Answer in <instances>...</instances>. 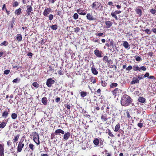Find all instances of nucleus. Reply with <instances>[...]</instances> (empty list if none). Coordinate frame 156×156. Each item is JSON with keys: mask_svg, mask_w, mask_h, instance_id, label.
Returning <instances> with one entry per match:
<instances>
[{"mask_svg": "<svg viewBox=\"0 0 156 156\" xmlns=\"http://www.w3.org/2000/svg\"><path fill=\"white\" fill-rule=\"evenodd\" d=\"M132 101L131 98H122L121 103L122 106H126L129 105Z\"/></svg>", "mask_w": 156, "mask_h": 156, "instance_id": "obj_1", "label": "nucleus"}, {"mask_svg": "<svg viewBox=\"0 0 156 156\" xmlns=\"http://www.w3.org/2000/svg\"><path fill=\"white\" fill-rule=\"evenodd\" d=\"M101 5V3L97 2H94L91 5L92 9L95 10L99 9Z\"/></svg>", "mask_w": 156, "mask_h": 156, "instance_id": "obj_2", "label": "nucleus"}, {"mask_svg": "<svg viewBox=\"0 0 156 156\" xmlns=\"http://www.w3.org/2000/svg\"><path fill=\"white\" fill-rule=\"evenodd\" d=\"M55 82V80L52 78H49L47 80L46 85L48 87H50Z\"/></svg>", "mask_w": 156, "mask_h": 156, "instance_id": "obj_3", "label": "nucleus"}, {"mask_svg": "<svg viewBox=\"0 0 156 156\" xmlns=\"http://www.w3.org/2000/svg\"><path fill=\"white\" fill-rule=\"evenodd\" d=\"M27 10L26 15L28 16H29L31 13H32L33 11L31 5H28L27 6Z\"/></svg>", "mask_w": 156, "mask_h": 156, "instance_id": "obj_4", "label": "nucleus"}, {"mask_svg": "<svg viewBox=\"0 0 156 156\" xmlns=\"http://www.w3.org/2000/svg\"><path fill=\"white\" fill-rule=\"evenodd\" d=\"M94 53L97 57L99 58L102 57V52L101 51H99L97 48L94 50Z\"/></svg>", "mask_w": 156, "mask_h": 156, "instance_id": "obj_5", "label": "nucleus"}, {"mask_svg": "<svg viewBox=\"0 0 156 156\" xmlns=\"http://www.w3.org/2000/svg\"><path fill=\"white\" fill-rule=\"evenodd\" d=\"M51 11V9L50 8H48L45 9L43 13V15L45 16H47Z\"/></svg>", "mask_w": 156, "mask_h": 156, "instance_id": "obj_6", "label": "nucleus"}, {"mask_svg": "<svg viewBox=\"0 0 156 156\" xmlns=\"http://www.w3.org/2000/svg\"><path fill=\"white\" fill-rule=\"evenodd\" d=\"M87 19L89 20H94L96 19V18L93 17L92 15L90 13H87L86 16Z\"/></svg>", "mask_w": 156, "mask_h": 156, "instance_id": "obj_7", "label": "nucleus"}, {"mask_svg": "<svg viewBox=\"0 0 156 156\" xmlns=\"http://www.w3.org/2000/svg\"><path fill=\"white\" fill-rule=\"evenodd\" d=\"M24 145V144L21 143H19L17 147V151L18 152H20L22 150V148L23 147Z\"/></svg>", "mask_w": 156, "mask_h": 156, "instance_id": "obj_8", "label": "nucleus"}, {"mask_svg": "<svg viewBox=\"0 0 156 156\" xmlns=\"http://www.w3.org/2000/svg\"><path fill=\"white\" fill-rule=\"evenodd\" d=\"M91 71L92 73L94 75H97L98 73V71L97 70L94 65H93L91 68Z\"/></svg>", "mask_w": 156, "mask_h": 156, "instance_id": "obj_9", "label": "nucleus"}, {"mask_svg": "<svg viewBox=\"0 0 156 156\" xmlns=\"http://www.w3.org/2000/svg\"><path fill=\"white\" fill-rule=\"evenodd\" d=\"M105 24L106 25V28H110L112 25L113 23L109 21H106L105 22Z\"/></svg>", "mask_w": 156, "mask_h": 156, "instance_id": "obj_10", "label": "nucleus"}, {"mask_svg": "<svg viewBox=\"0 0 156 156\" xmlns=\"http://www.w3.org/2000/svg\"><path fill=\"white\" fill-rule=\"evenodd\" d=\"M103 60L104 62L105 63H110L112 60L111 59L108 60V57L107 56H105L103 58Z\"/></svg>", "mask_w": 156, "mask_h": 156, "instance_id": "obj_11", "label": "nucleus"}, {"mask_svg": "<svg viewBox=\"0 0 156 156\" xmlns=\"http://www.w3.org/2000/svg\"><path fill=\"white\" fill-rule=\"evenodd\" d=\"M122 45L127 49H129L130 48V47L128 42L126 41H123Z\"/></svg>", "mask_w": 156, "mask_h": 156, "instance_id": "obj_12", "label": "nucleus"}, {"mask_svg": "<svg viewBox=\"0 0 156 156\" xmlns=\"http://www.w3.org/2000/svg\"><path fill=\"white\" fill-rule=\"evenodd\" d=\"M77 12L80 15L84 16L86 14V12H84V10L81 9H77Z\"/></svg>", "mask_w": 156, "mask_h": 156, "instance_id": "obj_13", "label": "nucleus"}, {"mask_svg": "<svg viewBox=\"0 0 156 156\" xmlns=\"http://www.w3.org/2000/svg\"><path fill=\"white\" fill-rule=\"evenodd\" d=\"M8 110L5 111L2 113V117H7L9 115V109H8Z\"/></svg>", "mask_w": 156, "mask_h": 156, "instance_id": "obj_14", "label": "nucleus"}, {"mask_svg": "<svg viewBox=\"0 0 156 156\" xmlns=\"http://www.w3.org/2000/svg\"><path fill=\"white\" fill-rule=\"evenodd\" d=\"M139 83V80L136 77H133L132 81L131 82V83L133 84L135 83Z\"/></svg>", "mask_w": 156, "mask_h": 156, "instance_id": "obj_15", "label": "nucleus"}, {"mask_svg": "<svg viewBox=\"0 0 156 156\" xmlns=\"http://www.w3.org/2000/svg\"><path fill=\"white\" fill-rule=\"evenodd\" d=\"M70 135V133L68 132L66 133L63 136V139L65 140H67Z\"/></svg>", "mask_w": 156, "mask_h": 156, "instance_id": "obj_16", "label": "nucleus"}, {"mask_svg": "<svg viewBox=\"0 0 156 156\" xmlns=\"http://www.w3.org/2000/svg\"><path fill=\"white\" fill-rule=\"evenodd\" d=\"M34 140L37 145L39 144V135H37V137L34 136Z\"/></svg>", "mask_w": 156, "mask_h": 156, "instance_id": "obj_17", "label": "nucleus"}, {"mask_svg": "<svg viewBox=\"0 0 156 156\" xmlns=\"http://www.w3.org/2000/svg\"><path fill=\"white\" fill-rule=\"evenodd\" d=\"M59 133H61L62 134H64L65 133L64 131L61 129H56L55 132V133L56 135H57Z\"/></svg>", "mask_w": 156, "mask_h": 156, "instance_id": "obj_18", "label": "nucleus"}, {"mask_svg": "<svg viewBox=\"0 0 156 156\" xmlns=\"http://www.w3.org/2000/svg\"><path fill=\"white\" fill-rule=\"evenodd\" d=\"M137 14H138L140 17L142 15V10L141 9L138 8V7L136 8L135 10Z\"/></svg>", "mask_w": 156, "mask_h": 156, "instance_id": "obj_19", "label": "nucleus"}, {"mask_svg": "<svg viewBox=\"0 0 156 156\" xmlns=\"http://www.w3.org/2000/svg\"><path fill=\"white\" fill-rule=\"evenodd\" d=\"M4 156V147L3 146L0 144V156Z\"/></svg>", "mask_w": 156, "mask_h": 156, "instance_id": "obj_20", "label": "nucleus"}, {"mask_svg": "<svg viewBox=\"0 0 156 156\" xmlns=\"http://www.w3.org/2000/svg\"><path fill=\"white\" fill-rule=\"evenodd\" d=\"M98 37H104L105 36V34H104L102 32L99 33V32H98L95 34Z\"/></svg>", "mask_w": 156, "mask_h": 156, "instance_id": "obj_21", "label": "nucleus"}, {"mask_svg": "<svg viewBox=\"0 0 156 156\" xmlns=\"http://www.w3.org/2000/svg\"><path fill=\"white\" fill-rule=\"evenodd\" d=\"M119 89L118 88H116L113 90L112 92L114 95L116 96L118 95V94L119 93Z\"/></svg>", "mask_w": 156, "mask_h": 156, "instance_id": "obj_22", "label": "nucleus"}, {"mask_svg": "<svg viewBox=\"0 0 156 156\" xmlns=\"http://www.w3.org/2000/svg\"><path fill=\"white\" fill-rule=\"evenodd\" d=\"M120 126L119 123H118L115 126V129L114 130V131L115 132H117L120 129Z\"/></svg>", "mask_w": 156, "mask_h": 156, "instance_id": "obj_23", "label": "nucleus"}, {"mask_svg": "<svg viewBox=\"0 0 156 156\" xmlns=\"http://www.w3.org/2000/svg\"><path fill=\"white\" fill-rule=\"evenodd\" d=\"M21 9L20 8H19L18 9H16L15 12V14L17 15H20L21 13Z\"/></svg>", "mask_w": 156, "mask_h": 156, "instance_id": "obj_24", "label": "nucleus"}, {"mask_svg": "<svg viewBox=\"0 0 156 156\" xmlns=\"http://www.w3.org/2000/svg\"><path fill=\"white\" fill-rule=\"evenodd\" d=\"M99 142V139L98 138H95L93 140V143L96 146H98Z\"/></svg>", "mask_w": 156, "mask_h": 156, "instance_id": "obj_25", "label": "nucleus"}, {"mask_svg": "<svg viewBox=\"0 0 156 156\" xmlns=\"http://www.w3.org/2000/svg\"><path fill=\"white\" fill-rule=\"evenodd\" d=\"M17 36L16 37L17 40L19 41H21L22 39V37L21 35L20 34H17Z\"/></svg>", "mask_w": 156, "mask_h": 156, "instance_id": "obj_26", "label": "nucleus"}, {"mask_svg": "<svg viewBox=\"0 0 156 156\" xmlns=\"http://www.w3.org/2000/svg\"><path fill=\"white\" fill-rule=\"evenodd\" d=\"M32 86L34 87V88H33V87H32V88L34 89H34H35L37 88L38 87L39 84L37 82H34L33 83Z\"/></svg>", "mask_w": 156, "mask_h": 156, "instance_id": "obj_27", "label": "nucleus"}, {"mask_svg": "<svg viewBox=\"0 0 156 156\" xmlns=\"http://www.w3.org/2000/svg\"><path fill=\"white\" fill-rule=\"evenodd\" d=\"M118 84L116 83H112L110 85V88H113L115 87H117Z\"/></svg>", "mask_w": 156, "mask_h": 156, "instance_id": "obj_28", "label": "nucleus"}, {"mask_svg": "<svg viewBox=\"0 0 156 156\" xmlns=\"http://www.w3.org/2000/svg\"><path fill=\"white\" fill-rule=\"evenodd\" d=\"M108 132L107 133H108V134L109 135V136H110L111 138H113L114 137V135L112 133L111 131L109 129H108Z\"/></svg>", "mask_w": 156, "mask_h": 156, "instance_id": "obj_29", "label": "nucleus"}, {"mask_svg": "<svg viewBox=\"0 0 156 156\" xmlns=\"http://www.w3.org/2000/svg\"><path fill=\"white\" fill-rule=\"evenodd\" d=\"M15 19L14 17H13L12 18V21L10 22V23H11L10 26H11V27L12 28L13 27V25H14V24L15 23Z\"/></svg>", "mask_w": 156, "mask_h": 156, "instance_id": "obj_30", "label": "nucleus"}, {"mask_svg": "<svg viewBox=\"0 0 156 156\" xmlns=\"http://www.w3.org/2000/svg\"><path fill=\"white\" fill-rule=\"evenodd\" d=\"M50 27L51 29L53 30H56L58 28L57 25L56 24L50 26Z\"/></svg>", "mask_w": 156, "mask_h": 156, "instance_id": "obj_31", "label": "nucleus"}, {"mask_svg": "<svg viewBox=\"0 0 156 156\" xmlns=\"http://www.w3.org/2000/svg\"><path fill=\"white\" fill-rule=\"evenodd\" d=\"M6 123L5 122L3 121L0 124V128H3L6 126Z\"/></svg>", "mask_w": 156, "mask_h": 156, "instance_id": "obj_32", "label": "nucleus"}, {"mask_svg": "<svg viewBox=\"0 0 156 156\" xmlns=\"http://www.w3.org/2000/svg\"><path fill=\"white\" fill-rule=\"evenodd\" d=\"M111 16L115 18L116 20H118V17L116 15V14L115 12H112L111 14Z\"/></svg>", "mask_w": 156, "mask_h": 156, "instance_id": "obj_33", "label": "nucleus"}, {"mask_svg": "<svg viewBox=\"0 0 156 156\" xmlns=\"http://www.w3.org/2000/svg\"><path fill=\"white\" fill-rule=\"evenodd\" d=\"M100 82L101 86L104 87H106L107 84V83L105 81L101 80Z\"/></svg>", "mask_w": 156, "mask_h": 156, "instance_id": "obj_34", "label": "nucleus"}, {"mask_svg": "<svg viewBox=\"0 0 156 156\" xmlns=\"http://www.w3.org/2000/svg\"><path fill=\"white\" fill-rule=\"evenodd\" d=\"M142 121L143 119H141L140 120V123H138L137 124L138 126L140 128H141L143 127V123H142Z\"/></svg>", "mask_w": 156, "mask_h": 156, "instance_id": "obj_35", "label": "nucleus"}, {"mask_svg": "<svg viewBox=\"0 0 156 156\" xmlns=\"http://www.w3.org/2000/svg\"><path fill=\"white\" fill-rule=\"evenodd\" d=\"M20 79L19 78H17L14 80H13L12 81V82L13 83H17L20 81Z\"/></svg>", "mask_w": 156, "mask_h": 156, "instance_id": "obj_36", "label": "nucleus"}, {"mask_svg": "<svg viewBox=\"0 0 156 156\" xmlns=\"http://www.w3.org/2000/svg\"><path fill=\"white\" fill-rule=\"evenodd\" d=\"M19 136L20 135L19 134H17L16 136H15L13 140L14 143L16 142L18 140Z\"/></svg>", "mask_w": 156, "mask_h": 156, "instance_id": "obj_37", "label": "nucleus"}, {"mask_svg": "<svg viewBox=\"0 0 156 156\" xmlns=\"http://www.w3.org/2000/svg\"><path fill=\"white\" fill-rule=\"evenodd\" d=\"M133 68L134 71H140V69L139 67H138V66H133Z\"/></svg>", "mask_w": 156, "mask_h": 156, "instance_id": "obj_38", "label": "nucleus"}, {"mask_svg": "<svg viewBox=\"0 0 156 156\" xmlns=\"http://www.w3.org/2000/svg\"><path fill=\"white\" fill-rule=\"evenodd\" d=\"M143 31H144L147 34L150 35L151 34V31L149 29H146Z\"/></svg>", "mask_w": 156, "mask_h": 156, "instance_id": "obj_39", "label": "nucleus"}, {"mask_svg": "<svg viewBox=\"0 0 156 156\" xmlns=\"http://www.w3.org/2000/svg\"><path fill=\"white\" fill-rule=\"evenodd\" d=\"M80 95L82 97H85L87 94L86 92L84 91H81L80 93Z\"/></svg>", "mask_w": 156, "mask_h": 156, "instance_id": "obj_40", "label": "nucleus"}, {"mask_svg": "<svg viewBox=\"0 0 156 156\" xmlns=\"http://www.w3.org/2000/svg\"><path fill=\"white\" fill-rule=\"evenodd\" d=\"M74 32L76 33H77L79 32H80V29L79 27H77L76 28H75L74 29Z\"/></svg>", "mask_w": 156, "mask_h": 156, "instance_id": "obj_41", "label": "nucleus"}, {"mask_svg": "<svg viewBox=\"0 0 156 156\" xmlns=\"http://www.w3.org/2000/svg\"><path fill=\"white\" fill-rule=\"evenodd\" d=\"M101 119L103 121H106L107 120L106 116L102 115L101 117Z\"/></svg>", "mask_w": 156, "mask_h": 156, "instance_id": "obj_42", "label": "nucleus"}, {"mask_svg": "<svg viewBox=\"0 0 156 156\" xmlns=\"http://www.w3.org/2000/svg\"><path fill=\"white\" fill-rule=\"evenodd\" d=\"M105 155L107 156H111L112 153L111 152L108 153L107 150H105Z\"/></svg>", "mask_w": 156, "mask_h": 156, "instance_id": "obj_43", "label": "nucleus"}, {"mask_svg": "<svg viewBox=\"0 0 156 156\" xmlns=\"http://www.w3.org/2000/svg\"><path fill=\"white\" fill-rule=\"evenodd\" d=\"M138 101L140 102L144 103L145 102L146 100L145 98H138Z\"/></svg>", "mask_w": 156, "mask_h": 156, "instance_id": "obj_44", "label": "nucleus"}, {"mask_svg": "<svg viewBox=\"0 0 156 156\" xmlns=\"http://www.w3.org/2000/svg\"><path fill=\"white\" fill-rule=\"evenodd\" d=\"M17 117V115L15 113H12L11 115V117L13 119H15Z\"/></svg>", "mask_w": 156, "mask_h": 156, "instance_id": "obj_45", "label": "nucleus"}, {"mask_svg": "<svg viewBox=\"0 0 156 156\" xmlns=\"http://www.w3.org/2000/svg\"><path fill=\"white\" fill-rule=\"evenodd\" d=\"M42 103L44 105H46L47 103V98H42Z\"/></svg>", "mask_w": 156, "mask_h": 156, "instance_id": "obj_46", "label": "nucleus"}, {"mask_svg": "<svg viewBox=\"0 0 156 156\" xmlns=\"http://www.w3.org/2000/svg\"><path fill=\"white\" fill-rule=\"evenodd\" d=\"M8 44V43L7 41H4L3 42L1 43V44H0V45H4V46H6Z\"/></svg>", "mask_w": 156, "mask_h": 156, "instance_id": "obj_47", "label": "nucleus"}, {"mask_svg": "<svg viewBox=\"0 0 156 156\" xmlns=\"http://www.w3.org/2000/svg\"><path fill=\"white\" fill-rule=\"evenodd\" d=\"M90 79H91V82L93 83H96L97 81V80L96 79L93 77H91L90 78Z\"/></svg>", "mask_w": 156, "mask_h": 156, "instance_id": "obj_48", "label": "nucleus"}, {"mask_svg": "<svg viewBox=\"0 0 156 156\" xmlns=\"http://www.w3.org/2000/svg\"><path fill=\"white\" fill-rule=\"evenodd\" d=\"M73 17L75 20H76L78 18L79 16L77 13H75L74 14Z\"/></svg>", "mask_w": 156, "mask_h": 156, "instance_id": "obj_49", "label": "nucleus"}, {"mask_svg": "<svg viewBox=\"0 0 156 156\" xmlns=\"http://www.w3.org/2000/svg\"><path fill=\"white\" fill-rule=\"evenodd\" d=\"M134 94L135 95H136L137 96H138L139 98H142V97L139 96L140 93L139 91H135L134 92Z\"/></svg>", "mask_w": 156, "mask_h": 156, "instance_id": "obj_50", "label": "nucleus"}, {"mask_svg": "<svg viewBox=\"0 0 156 156\" xmlns=\"http://www.w3.org/2000/svg\"><path fill=\"white\" fill-rule=\"evenodd\" d=\"M150 12L153 14H155L156 12V10L153 9H150Z\"/></svg>", "mask_w": 156, "mask_h": 156, "instance_id": "obj_51", "label": "nucleus"}, {"mask_svg": "<svg viewBox=\"0 0 156 156\" xmlns=\"http://www.w3.org/2000/svg\"><path fill=\"white\" fill-rule=\"evenodd\" d=\"M19 3L17 1H15L14 3L13 4V6L16 7L18 6L19 5Z\"/></svg>", "mask_w": 156, "mask_h": 156, "instance_id": "obj_52", "label": "nucleus"}, {"mask_svg": "<svg viewBox=\"0 0 156 156\" xmlns=\"http://www.w3.org/2000/svg\"><path fill=\"white\" fill-rule=\"evenodd\" d=\"M48 16L49 17V20H52L54 17L53 15L51 14L49 15Z\"/></svg>", "mask_w": 156, "mask_h": 156, "instance_id": "obj_53", "label": "nucleus"}, {"mask_svg": "<svg viewBox=\"0 0 156 156\" xmlns=\"http://www.w3.org/2000/svg\"><path fill=\"white\" fill-rule=\"evenodd\" d=\"M10 70L9 69H6L4 71V74L5 75H8L10 72Z\"/></svg>", "mask_w": 156, "mask_h": 156, "instance_id": "obj_54", "label": "nucleus"}, {"mask_svg": "<svg viewBox=\"0 0 156 156\" xmlns=\"http://www.w3.org/2000/svg\"><path fill=\"white\" fill-rule=\"evenodd\" d=\"M64 106L66 108H67L68 109L70 110L71 108V106L70 105L68 104H65Z\"/></svg>", "mask_w": 156, "mask_h": 156, "instance_id": "obj_55", "label": "nucleus"}, {"mask_svg": "<svg viewBox=\"0 0 156 156\" xmlns=\"http://www.w3.org/2000/svg\"><path fill=\"white\" fill-rule=\"evenodd\" d=\"M126 115H127V118H129V119H130V118H131V117L130 116V114H129V112L128 111H127L126 112Z\"/></svg>", "mask_w": 156, "mask_h": 156, "instance_id": "obj_56", "label": "nucleus"}, {"mask_svg": "<svg viewBox=\"0 0 156 156\" xmlns=\"http://www.w3.org/2000/svg\"><path fill=\"white\" fill-rule=\"evenodd\" d=\"M135 59L137 61H140L141 60V58L139 56H137L136 57Z\"/></svg>", "mask_w": 156, "mask_h": 156, "instance_id": "obj_57", "label": "nucleus"}, {"mask_svg": "<svg viewBox=\"0 0 156 156\" xmlns=\"http://www.w3.org/2000/svg\"><path fill=\"white\" fill-rule=\"evenodd\" d=\"M29 148L31 149L32 150H33L34 149V145L32 144H29Z\"/></svg>", "mask_w": 156, "mask_h": 156, "instance_id": "obj_58", "label": "nucleus"}, {"mask_svg": "<svg viewBox=\"0 0 156 156\" xmlns=\"http://www.w3.org/2000/svg\"><path fill=\"white\" fill-rule=\"evenodd\" d=\"M132 66H129L127 68H126V70L127 71H130L132 69Z\"/></svg>", "mask_w": 156, "mask_h": 156, "instance_id": "obj_59", "label": "nucleus"}, {"mask_svg": "<svg viewBox=\"0 0 156 156\" xmlns=\"http://www.w3.org/2000/svg\"><path fill=\"white\" fill-rule=\"evenodd\" d=\"M109 107L108 106L106 108V113L108 114L109 113Z\"/></svg>", "mask_w": 156, "mask_h": 156, "instance_id": "obj_60", "label": "nucleus"}, {"mask_svg": "<svg viewBox=\"0 0 156 156\" xmlns=\"http://www.w3.org/2000/svg\"><path fill=\"white\" fill-rule=\"evenodd\" d=\"M140 69V70L142 69V70L144 71H145L146 70V68L144 66H142L141 67Z\"/></svg>", "mask_w": 156, "mask_h": 156, "instance_id": "obj_61", "label": "nucleus"}, {"mask_svg": "<svg viewBox=\"0 0 156 156\" xmlns=\"http://www.w3.org/2000/svg\"><path fill=\"white\" fill-rule=\"evenodd\" d=\"M114 41L113 40H111L110 42V45L112 46H113L114 45Z\"/></svg>", "mask_w": 156, "mask_h": 156, "instance_id": "obj_62", "label": "nucleus"}, {"mask_svg": "<svg viewBox=\"0 0 156 156\" xmlns=\"http://www.w3.org/2000/svg\"><path fill=\"white\" fill-rule=\"evenodd\" d=\"M149 74L148 73H147L143 76V78L149 77Z\"/></svg>", "mask_w": 156, "mask_h": 156, "instance_id": "obj_63", "label": "nucleus"}, {"mask_svg": "<svg viewBox=\"0 0 156 156\" xmlns=\"http://www.w3.org/2000/svg\"><path fill=\"white\" fill-rule=\"evenodd\" d=\"M62 71L61 70H59L58 71V73L60 75H63V73H62Z\"/></svg>", "mask_w": 156, "mask_h": 156, "instance_id": "obj_64", "label": "nucleus"}]
</instances>
